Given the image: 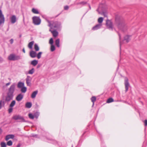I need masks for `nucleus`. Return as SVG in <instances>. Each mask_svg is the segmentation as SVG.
Masks as SVG:
<instances>
[{
    "instance_id": "15",
    "label": "nucleus",
    "mask_w": 147,
    "mask_h": 147,
    "mask_svg": "<svg viewBox=\"0 0 147 147\" xmlns=\"http://www.w3.org/2000/svg\"><path fill=\"white\" fill-rule=\"evenodd\" d=\"M32 105V103L31 102H28L26 103L25 107L26 108L29 109L31 107Z\"/></svg>"
},
{
    "instance_id": "44",
    "label": "nucleus",
    "mask_w": 147,
    "mask_h": 147,
    "mask_svg": "<svg viewBox=\"0 0 147 147\" xmlns=\"http://www.w3.org/2000/svg\"><path fill=\"white\" fill-rule=\"evenodd\" d=\"M9 135L10 138L13 139L14 138V135L13 134H10Z\"/></svg>"
},
{
    "instance_id": "56",
    "label": "nucleus",
    "mask_w": 147,
    "mask_h": 147,
    "mask_svg": "<svg viewBox=\"0 0 147 147\" xmlns=\"http://www.w3.org/2000/svg\"><path fill=\"white\" fill-rule=\"evenodd\" d=\"M40 67V65H38L37 66V68H39Z\"/></svg>"
},
{
    "instance_id": "5",
    "label": "nucleus",
    "mask_w": 147,
    "mask_h": 147,
    "mask_svg": "<svg viewBox=\"0 0 147 147\" xmlns=\"http://www.w3.org/2000/svg\"><path fill=\"white\" fill-rule=\"evenodd\" d=\"M12 119L15 120H19L20 121H18L19 122H27V121L25 120L23 116L20 115H14L12 117Z\"/></svg>"
},
{
    "instance_id": "36",
    "label": "nucleus",
    "mask_w": 147,
    "mask_h": 147,
    "mask_svg": "<svg viewBox=\"0 0 147 147\" xmlns=\"http://www.w3.org/2000/svg\"><path fill=\"white\" fill-rule=\"evenodd\" d=\"M55 50V46L53 45H51V51L52 52L54 51Z\"/></svg>"
},
{
    "instance_id": "11",
    "label": "nucleus",
    "mask_w": 147,
    "mask_h": 147,
    "mask_svg": "<svg viewBox=\"0 0 147 147\" xmlns=\"http://www.w3.org/2000/svg\"><path fill=\"white\" fill-rule=\"evenodd\" d=\"M24 96L22 94H18L16 97V99L18 101H21L23 98Z\"/></svg>"
},
{
    "instance_id": "26",
    "label": "nucleus",
    "mask_w": 147,
    "mask_h": 147,
    "mask_svg": "<svg viewBox=\"0 0 147 147\" xmlns=\"http://www.w3.org/2000/svg\"><path fill=\"white\" fill-rule=\"evenodd\" d=\"M21 91L23 93H25L27 90V88L24 86L21 88Z\"/></svg>"
},
{
    "instance_id": "46",
    "label": "nucleus",
    "mask_w": 147,
    "mask_h": 147,
    "mask_svg": "<svg viewBox=\"0 0 147 147\" xmlns=\"http://www.w3.org/2000/svg\"><path fill=\"white\" fill-rule=\"evenodd\" d=\"M22 144L21 143H19L17 146L16 147H20L22 146Z\"/></svg>"
},
{
    "instance_id": "58",
    "label": "nucleus",
    "mask_w": 147,
    "mask_h": 147,
    "mask_svg": "<svg viewBox=\"0 0 147 147\" xmlns=\"http://www.w3.org/2000/svg\"><path fill=\"white\" fill-rule=\"evenodd\" d=\"M42 16V17L43 18H45V20H46V19H47V18H44V16Z\"/></svg>"
},
{
    "instance_id": "4",
    "label": "nucleus",
    "mask_w": 147,
    "mask_h": 147,
    "mask_svg": "<svg viewBox=\"0 0 147 147\" xmlns=\"http://www.w3.org/2000/svg\"><path fill=\"white\" fill-rule=\"evenodd\" d=\"M22 57L20 55H16L14 54H11L8 57V59L10 61L18 60L22 59Z\"/></svg>"
},
{
    "instance_id": "30",
    "label": "nucleus",
    "mask_w": 147,
    "mask_h": 147,
    "mask_svg": "<svg viewBox=\"0 0 147 147\" xmlns=\"http://www.w3.org/2000/svg\"><path fill=\"white\" fill-rule=\"evenodd\" d=\"M117 33L119 35V45L120 46V49H121V45L122 44V42L121 41V35L118 32H117Z\"/></svg>"
},
{
    "instance_id": "31",
    "label": "nucleus",
    "mask_w": 147,
    "mask_h": 147,
    "mask_svg": "<svg viewBox=\"0 0 147 147\" xmlns=\"http://www.w3.org/2000/svg\"><path fill=\"white\" fill-rule=\"evenodd\" d=\"M28 115L29 117L31 119H33L34 118V115L31 113H29Z\"/></svg>"
},
{
    "instance_id": "37",
    "label": "nucleus",
    "mask_w": 147,
    "mask_h": 147,
    "mask_svg": "<svg viewBox=\"0 0 147 147\" xmlns=\"http://www.w3.org/2000/svg\"><path fill=\"white\" fill-rule=\"evenodd\" d=\"M12 144V141L10 140L7 142V145L8 146H11Z\"/></svg>"
},
{
    "instance_id": "1",
    "label": "nucleus",
    "mask_w": 147,
    "mask_h": 147,
    "mask_svg": "<svg viewBox=\"0 0 147 147\" xmlns=\"http://www.w3.org/2000/svg\"><path fill=\"white\" fill-rule=\"evenodd\" d=\"M115 24L119 30L123 32L126 31L127 30L126 23L124 19L120 16H115Z\"/></svg>"
},
{
    "instance_id": "19",
    "label": "nucleus",
    "mask_w": 147,
    "mask_h": 147,
    "mask_svg": "<svg viewBox=\"0 0 147 147\" xmlns=\"http://www.w3.org/2000/svg\"><path fill=\"white\" fill-rule=\"evenodd\" d=\"M129 35H126L124 37L123 40H125L126 43H128L129 41Z\"/></svg>"
},
{
    "instance_id": "53",
    "label": "nucleus",
    "mask_w": 147,
    "mask_h": 147,
    "mask_svg": "<svg viewBox=\"0 0 147 147\" xmlns=\"http://www.w3.org/2000/svg\"><path fill=\"white\" fill-rule=\"evenodd\" d=\"M10 82H9L7 83L6 84V86H8V85H10Z\"/></svg>"
},
{
    "instance_id": "51",
    "label": "nucleus",
    "mask_w": 147,
    "mask_h": 147,
    "mask_svg": "<svg viewBox=\"0 0 147 147\" xmlns=\"http://www.w3.org/2000/svg\"><path fill=\"white\" fill-rule=\"evenodd\" d=\"M46 139L47 140H49V141H52L53 140L52 139H50V138H47Z\"/></svg>"
},
{
    "instance_id": "2",
    "label": "nucleus",
    "mask_w": 147,
    "mask_h": 147,
    "mask_svg": "<svg viewBox=\"0 0 147 147\" xmlns=\"http://www.w3.org/2000/svg\"><path fill=\"white\" fill-rule=\"evenodd\" d=\"M15 83H13L11 85L8 90L7 96L5 97V101L9 102L10 100L13 99L14 96L13 93L15 91Z\"/></svg>"
},
{
    "instance_id": "52",
    "label": "nucleus",
    "mask_w": 147,
    "mask_h": 147,
    "mask_svg": "<svg viewBox=\"0 0 147 147\" xmlns=\"http://www.w3.org/2000/svg\"><path fill=\"white\" fill-rule=\"evenodd\" d=\"M37 136V135L34 134H32V136L33 137H36Z\"/></svg>"
},
{
    "instance_id": "38",
    "label": "nucleus",
    "mask_w": 147,
    "mask_h": 147,
    "mask_svg": "<svg viewBox=\"0 0 147 147\" xmlns=\"http://www.w3.org/2000/svg\"><path fill=\"white\" fill-rule=\"evenodd\" d=\"M1 144V147H6L7 144H6L5 142H2Z\"/></svg>"
},
{
    "instance_id": "24",
    "label": "nucleus",
    "mask_w": 147,
    "mask_h": 147,
    "mask_svg": "<svg viewBox=\"0 0 147 147\" xmlns=\"http://www.w3.org/2000/svg\"><path fill=\"white\" fill-rule=\"evenodd\" d=\"M16 101L15 100H13L10 104L9 107H13L16 104Z\"/></svg>"
},
{
    "instance_id": "54",
    "label": "nucleus",
    "mask_w": 147,
    "mask_h": 147,
    "mask_svg": "<svg viewBox=\"0 0 147 147\" xmlns=\"http://www.w3.org/2000/svg\"><path fill=\"white\" fill-rule=\"evenodd\" d=\"M2 132V130L1 128H0V135L1 134Z\"/></svg>"
},
{
    "instance_id": "45",
    "label": "nucleus",
    "mask_w": 147,
    "mask_h": 147,
    "mask_svg": "<svg viewBox=\"0 0 147 147\" xmlns=\"http://www.w3.org/2000/svg\"><path fill=\"white\" fill-rule=\"evenodd\" d=\"M69 6L67 5H66L64 7V9L65 10H67L69 9Z\"/></svg>"
},
{
    "instance_id": "3",
    "label": "nucleus",
    "mask_w": 147,
    "mask_h": 147,
    "mask_svg": "<svg viewBox=\"0 0 147 147\" xmlns=\"http://www.w3.org/2000/svg\"><path fill=\"white\" fill-rule=\"evenodd\" d=\"M96 11L98 12L99 13L103 15L104 16H107V13L106 12V8H104V5L101 4Z\"/></svg>"
},
{
    "instance_id": "61",
    "label": "nucleus",
    "mask_w": 147,
    "mask_h": 147,
    "mask_svg": "<svg viewBox=\"0 0 147 147\" xmlns=\"http://www.w3.org/2000/svg\"><path fill=\"white\" fill-rule=\"evenodd\" d=\"M59 14L57 16H56V17H57V16H58L59 15Z\"/></svg>"
},
{
    "instance_id": "18",
    "label": "nucleus",
    "mask_w": 147,
    "mask_h": 147,
    "mask_svg": "<svg viewBox=\"0 0 147 147\" xmlns=\"http://www.w3.org/2000/svg\"><path fill=\"white\" fill-rule=\"evenodd\" d=\"M38 91L37 90H36L34 91L32 94L31 97L32 98H34L36 97V95L38 93Z\"/></svg>"
},
{
    "instance_id": "20",
    "label": "nucleus",
    "mask_w": 147,
    "mask_h": 147,
    "mask_svg": "<svg viewBox=\"0 0 147 147\" xmlns=\"http://www.w3.org/2000/svg\"><path fill=\"white\" fill-rule=\"evenodd\" d=\"M38 63V61L34 60L31 61V64L34 66H36Z\"/></svg>"
},
{
    "instance_id": "35",
    "label": "nucleus",
    "mask_w": 147,
    "mask_h": 147,
    "mask_svg": "<svg viewBox=\"0 0 147 147\" xmlns=\"http://www.w3.org/2000/svg\"><path fill=\"white\" fill-rule=\"evenodd\" d=\"M103 20V18L102 17L99 18L98 20V22L99 23V24H101Z\"/></svg>"
},
{
    "instance_id": "27",
    "label": "nucleus",
    "mask_w": 147,
    "mask_h": 147,
    "mask_svg": "<svg viewBox=\"0 0 147 147\" xmlns=\"http://www.w3.org/2000/svg\"><path fill=\"white\" fill-rule=\"evenodd\" d=\"M32 11L33 13L35 14H38L39 13V12L38 10L34 8H32Z\"/></svg>"
},
{
    "instance_id": "6",
    "label": "nucleus",
    "mask_w": 147,
    "mask_h": 147,
    "mask_svg": "<svg viewBox=\"0 0 147 147\" xmlns=\"http://www.w3.org/2000/svg\"><path fill=\"white\" fill-rule=\"evenodd\" d=\"M33 23L35 25H39L41 23V20L39 17L34 16L32 18Z\"/></svg>"
},
{
    "instance_id": "43",
    "label": "nucleus",
    "mask_w": 147,
    "mask_h": 147,
    "mask_svg": "<svg viewBox=\"0 0 147 147\" xmlns=\"http://www.w3.org/2000/svg\"><path fill=\"white\" fill-rule=\"evenodd\" d=\"M9 139H10V137L9 136V135H7L6 137H5V140H6V141H7L8 140H9Z\"/></svg>"
},
{
    "instance_id": "50",
    "label": "nucleus",
    "mask_w": 147,
    "mask_h": 147,
    "mask_svg": "<svg viewBox=\"0 0 147 147\" xmlns=\"http://www.w3.org/2000/svg\"><path fill=\"white\" fill-rule=\"evenodd\" d=\"M3 61V59L0 56V62L2 63Z\"/></svg>"
},
{
    "instance_id": "47",
    "label": "nucleus",
    "mask_w": 147,
    "mask_h": 147,
    "mask_svg": "<svg viewBox=\"0 0 147 147\" xmlns=\"http://www.w3.org/2000/svg\"><path fill=\"white\" fill-rule=\"evenodd\" d=\"M58 23L57 22H55V25L54 26V27L55 28H57L58 27V26L57 25V24Z\"/></svg>"
},
{
    "instance_id": "7",
    "label": "nucleus",
    "mask_w": 147,
    "mask_h": 147,
    "mask_svg": "<svg viewBox=\"0 0 147 147\" xmlns=\"http://www.w3.org/2000/svg\"><path fill=\"white\" fill-rule=\"evenodd\" d=\"M106 25L107 28L112 30H113V23L111 20L108 19L107 20Z\"/></svg>"
},
{
    "instance_id": "33",
    "label": "nucleus",
    "mask_w": 147,
    "mask_h": 147,
    "mask_svg": "<svg viewBox=\"0 0 147 147\" xmlns=\"http://www.w3.org/2000/svg\"><path fill=\"white\" fill-rule=\"evenodd\" d=\"M34 72V68H32L31 70H30L28 72V74H32Z\"/></svg>"
},
{
    "instance_id": "10",
    "label": "nucleus",
    "mask_w": 147,
    "mask_h": 147,
    "mask_svg": "<svg viewBox=\"0 0 147 147\" xmlns=\"http://www.w3.org/2000/svg\"><path fill=\"white\" fill-rule=\"evenodd\" d=\"M32 78L28 76H27L26 79V84L28 86H30L31 85V83Z\"/></svg>"
},
{
    "instance_id": "23",
    "label": "nucleus",
    "mask_w": 147,
    "mask_h": 147,
    "mask_svg": "<svg viewBox=\"0 0 147 147\" xmlns=\"http://www.w3.org/2000/svg\"><path fill=\"white\" fill-rule=\"evenodd\" d=\"M60 40L59 39H56L55 41V44L57 47H59Z\"/></svg>"
},
{
    "instance_id": "34",
    "label": "nucleus",
    "mask_w": 147,
    "mask_h": 147,
    "mask_svg": "<svg viewBox=\"0 0 147 147\" xmlns=\"http://www.w3.org/2000/svg\"><path fill=\"white\" fill-rule=\"evenodd\" d=\"M39 115V113L37 112H36L34 113V117L36 118V119H37Z\"/></svg>"
},
{
    "instance_id": "8",
    "label": "nucleus",
    "mask_w": 147,
    "mask_h": 147,
    "mask_svg": "<svg viewBox=\"0 0 147 147\" xmlns=\"http://www.w3.org/2000/svg\"><path fill=\"white\" fill-rule=\"evenodd\" d=\"M129 80L128 78L125 77V80H124V84L125 85V92H127L128 89L129 87L130 86V84L129 82Z\"/></svg>"
},
{
    "instance_id": "13",
    "label": "nucleus",
    "mask_w": 147,
    "mask_h": 147,
    "mask_svg": "<svg viewBox=\"0 0 147 147\" xmlns=\"http://www.w3.org/2000/svg\"><path fill=\"white\" fill-rule=\"evenodd\" d=\"M102 26L101 24H98L92 27V30H96L101 28Z\"/></svg>"
},
{
    "instance_id": "48",
    "label": "nucleus",
    "mask_w": 147,
    "mask_h": 147,
    "mask_svg": "<svg viewBox=\"0 0 147 147\" xmlns=\"http://www.w3.org/2000/svg\"><path fill=\"white\" fill-rule=\"evenodd\" d=\"M9 41H10V44H12L13 43V39H11Z\"/></svg>"
},
{
    "instance_id": "40",
    "label": "nucleus",
    "mask_w": 147,
    "mask_h": 147,
    "mask_svg": "<svg viewBox=\"0 0 147 147\" xmlns=\"http://www.w3.org/2000/svg\"><path fill=\"white\" fill-rule=\"evenodd\" d=\"M2 103H3V106L4 105L5 103L4 101H2V100H0V109H1L2 107Z\"/></svg>"
},
{
    "instance_id": "62",
    "label": "nucleus",
    "mask_w": 147,
    "mask_h": 147,
    "mask_svg": "<svg viewBox=\"0 0 147 147\" xmlns=\"http://www.w3.org/2000/svg\"><path fill=\"white\" fill-rule=\"evenodd\" d=\"M49 31H50V32H51V31H52L51 30V29H50V30H49Z\"/></svg>"
},
{
    "instance_id": "39",
    "label": "nucleus",
    "mask_w": 147,
    "mask_h": 147,
    "mask_svg": "<svg viewBox=\"0 0 147 147\" xmlns=\"http://www.w3.org/2000/svg\"><path fill=\"white\" fill-rule=\"evenodd\" d=\"M46 20L48 23V26L49 27H51L52 26H53V25H52L50 21L48 20L47 19H46Z\"/></svg>"
},
{
    "instance_id": "49",
    "label": "nucleus",
    "mask_w": 147,
    "mask_h": 147,
    "mask_svg": "<svg viewBox=\"0 0 147 147\" xmlns=\"http://www.w3.org/2000/svg\"><path fill=\"white\" fill-rule=\"evenodd\" d=\"M144 125L145 126H147V120H144Z\"/></svg>"
},
{
    "instance_id": "21",
    "label": "nucleus",
    "mask_w": 147,
    "mask_h": 147,
    "mask_svg": "<svg viewBox=\"0 0 147 147\" xmlns=\"http://www.w3.org/2000/svg\"><path fill=\"white\" fill-rule=\"evenodd\" d=\"M51 33L55 37H56L58 35V32L56 30L51 31Z\"/></svg>"
},
{
    "instance_id": "41",
    "label": "nucleus",
    "mask_w": 147,
    "mask_h": 147,
    "mask_svg": "<svg viewBox=\"0 0 147 147\" xmlns=\"http://www.w3.org/2000/svg\"><path fill=\"white\" fill-rule=\"evenodd\" d=\"M49 43L51 45H53V39L52 38H51L49 40Z\"/></svg>"
},
{
    "instance_id": "28",
    "label": "nucleus",
    "mask_w": 147,
    "mask_h": 147,
    "mask_svg": "<svg viewBox=\"0 0 147 147\" xmlns=\"http://www.w3.org/2000/svg\"><path fill=\"white\" fill-rule=\"evenodd\" d=\"M113 99L112 98H110L107 99V103H110L113 102Z\"/></svg>"
},
{
    "instance_id": "55",
    "label": "nucleus",
    "mask_w": 147,
    "mask_h": 147,
    "mask_svg": "<svg viewBox=\"0 0 147 147\" xmlns=\"http://www.w3.org/2000/svg\"><path fill=\"white\" fill-rule=\"evenodd\" d=\"M22 51L24 53H25V49H24V48H23L22 49Z\"/></svg>"
},
{
    "instance_id": "12",
    "label": "nucleus",
    "mask_w": 147,
    "mask_h": 147,
    "mask_svg": "<svg viewBox=\"0 0 147 147\" xmlns=\"http://www.w3.org/2000/svg\"><path fill=\"white\" fill-rule=\"evenodd\" d=\"M37 53L36 51H31L30 52V55L31 57L34 58L36 57Z\"/></svg>"
},
{
    "instance_id": "14",
    "label": "nucleus",
    "mask_w": 147,
    "mask_h": 147,
    "mask_svg": "<svg viewBox=\"0 0 147 147\" xmlns=\"http://www.w3.org/2000/svg\"><path fill=\"white\" fill-rule=\"evenodd\" d=\"M11 22L12 24H14L16 21V16L13 15L10 18Z\"/></svg>"
},
{
    "instance_id": "17",
    "label": "nucleus",
    "mask_w": 147,
    "mask_h": 147,
    "mask_svg": "<svg viewBox=\"0 0 147 147\" xmlns=\"http://www.w3.org/2000/svg\"><path fill=\"white\" fill-rule=\"evenodd\" d=\"M24 83L21 82H19L18 84V87L19 88H21L24 86Z\"/></svg>"
},
{
    "instance_id": "32",
    "label": "nucleus",
    "mask_w": 147,
    "mask_h": 147,
    "mask_svg": "<svg viewBox=\"0 0 147 147\" xmlns=\"http://www.w3.org/2000/svg\"><path fill=\"white\" fill-rule=\"evenodd\" d=\"M42 53V52H39L37 55L36 57L38 59H40L41 57V55Z\"/></svg>"
},
{
    "instance_id": "59",
    "label": "nucleus",
    "mask_w": 147,
    "mask_h": 147,
    "mask_svg": "<svg viewBox=\"0 0 147 147\" xmlns=\"http://www.w3.org/2000/svg\"><path fill=\"white\" fill-rule=\"evenodd\" d=\"M22 37V35L21 34H20V35H19V37L20 38H21Z\"/></svg>"
},
{
    "instance_id": "57",
    "label": "nucleus",
    "mask_w": 147,
    "mask_h": 147,
    "mask_svg": "<svg viewBox=\"0 0 147 147\" xmlns=\"http://www.w3.org/2000/svg\"><path fill=\"white\" fill-rule=\"evenodd\" d=\"M89 6L90 9H91V7H90V5H89Z\"/></svg>"
},
{
    "instance_id": "29",
    "label": "nucleus",
    "mask_w": 147,
    "mask_h": 147,
    "mask_svg": "<svg viewBox=\"0 0 147 147\" xmlns=\"http://www.w3.org/2000/svg\"><path fill=\"white\" fill-rule=\"evenodd\" d=\"M87 3V2L85 1H83L78 3H77L76 4L77 5H84Z\"/></svg>"
},
{
    "instance_id": "22",
    "label": "nucleus",
    "mask_w": 147,
    "mask_h": 147,
    "mask_svg": "<svg viewBox=\"0 0 147 147\" xmlns=\"http://www.w3.org/2000/svg\"><path fill=\"white\" fill-rule=\"evenodd\" d=\"M34 49L35 51H38L39 50V47L36 43H35L34 45Z\"/></svg>"
},
{
    "instance_id": "60",
    "label": "nucleus",
    "mask_w": 147,
    "mask_h": 147,
    "mask_svg": "<svg viewBox=\"0 0 147 147\" xmlns=\"http://www.w3.org/2000/svg\"><path fill=\"white\" fill-rule=\"evenodd\" d=\"M85 132H84V133L83 134H82V136H83V135H84V134H85Z\"/></svg>"
},
{
    "instance_id": "16",
    "label": "nucleus",
    "mask_w": 147,
    "mask_h": 147,
    "mask_svg": "<svg viewBox=\"0 0 147 147\" xmlns=\"http://www.w3.org/2000/svg\"><path fill=\"white\" fill-rule=\"evenodd\" d=\"M34 43V41H32L29 43L28 45V47L30 49H32V46Z\"/></svg>"
},
{
    "instance_id": "25",
    "label": "nucleus",
    "mask_w": 147,
    "mask_h": 147,
    "mask_svg": "<svg viewBox=\"0 0 147 147\" xmlns=\"http://www.w3.org/2000/svg\"><path fill=\"white\" fill-rule=\"evenodd\" d=\"M91 99L92 102H93L92 106H93L94 102L96 100V98L95 96H92L91 98Z\"/></svg>"
},
{
    "instance_id": "9",
    "label": "nucleus",
    "mask_w": 147,
    "mask_h": 147,
    "mask_svg": "<svg viewBox=\"0 0 147 147\" xmlns=\"http://www.w3.org/2000/svg\"><path fill=\"white\" fill-rule=\"evenodd\" d=\"M5 21V18L2 13L1 10L0 9V25L3 24Z\"/></svg>"
},
{
    "instance_id": "42",
    "label": "nucleus",
    "mask_w": 147,
    "mask_h": 147,
    "mask_svg": "<svg viewBox=\"0 0 147 147\" xmlns=\"http://www.w3.org/2000/svg\"><path fill=\"white\" fill-rule=\"evenodd\" d=\"M12 107H10L8 109V112L9 113H11L13 111Z\"/></svg>"
}]
</instances>
